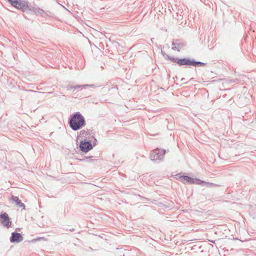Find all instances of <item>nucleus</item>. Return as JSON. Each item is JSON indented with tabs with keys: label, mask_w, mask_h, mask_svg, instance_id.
Segmentation results:
<instances>
[{
	"label": "nucleus",
	"mask_w": 256,
	"mask_h": 256,
	"mask_svg": "<svg viewBox=\"0 0 256 256\" xmlns=\"http://www.w3.org/2000/svg\"><path fill=\"white\" fill-rule=\"evenodd\" d=\"M27 91H28V92H34V90H26Z\"/></svg>",
	"instance_id": "6ab92c4d"
},
{
	"label": "nucleus",
	"mask_w": 256,
	"mask_h": 256,
	"mask_svg": "<svg viewBox=\"0 0 256 256\" xmlns=\"http://www.w3.org/2000/svg\"><path fill=\"white\" fill-rule=\"evenodd\" d=\"M165 150H160L156 148L152 152L150 155V158L152 160L156 162L157 163L160 162L164 158L166 154Z\"/></svg>",
	"instance_id": "f03ea898"
},
{
	"label": "nucleus",
	"mask_w": 256,
	"mask_h": 256,
	"mask_svg": "<svg viewBox=\"0 0 256 256\" xmlns=\"http://www.w3.org/2000/svg\"><path fill=\"white\" fill-rule=\"evenodd\" d=\"M70 230V232H73V231H74V229H71V230Z\"/></svg>",
	"instance_id": "aec40b11"
},
{
	"label": "nucleus",
	"mask_w": 256,
	"mask_h": 256,
	"mask_svg": "<svg viewBox=\"0 0 256 256\" xmlns=\"http://www.w3.org/2000/svg\"><path fill=\"white\" fill-rule=\"evenodd\" d=\"M174 60V62H176L178 64L179 66H192V61L193 60H190L188 58H172Z\"/></svg>",
	"instance_id": "423d86ee"
},
{
	"label": "nucleus",
	"mask_w": 256,
	"mask_h": 256,
	"mask_svg": "<svg viewBox=\"0 0 256 256\" xmlns=\"http://www.w3.org/2000/svg\"><path fill=\"white\" fill-rule=\"evenodd\" d=\"M11 5L18 9L24 12L29 10L28 2L26 0H8Z\"/></svg>",
	"instance_id": "7ed1b4c3"
},
{
	"label": "nucleus",
	"mask_w": 256,
	"mask_h": 256,
	"mask_svg": "<svg viewBox=\"0 0 256 256\" xmlns=\"http://www.w3.org/2000/svg\"><path fill=\"white\" fill-rule=\"evenodd\" d=\"M88 158H86L83 159V160H86V161H88Z\"/></svg>",
	"instance_id": "a211bd4d"
},
{
	"label": "nucleus",
	"mask_w": 256,
	"mask_h": 256,
	"mask_svg": "<svg viewBox=\"0 0 256 256\" xmlns=\"http://www.w3.org/2000/svg\"><path fill=\"white\" fill-rule=\"evenodd\" d=\"M34 12L36 14H42L44 12V11L40 8H36L34 10Z\"/></svg>",
	"instance_id": "2eb2a0df"
},
{
	"label": "nucleus",
	"mask_w": 256,
	"mask_h": 256,
	"mask_svg": "<svg viewBox=\"0 0 256 256\" xmlns=\"http://www.w3.org/2000/svg\"><path fill=\"white\" fill-rule=\"evenodd\" d=\"M80 150L84 152H87L92 149L93 146L90 140H82L80 144Z\"/></svg>",
	"instance_id": "39448f33"
},
{
	"label": "nucleus",
	"mask_w": 256,
	"mask_h": 256,
	"mask_svg": "<svg viewBox=\"0 0 256 256\" xmlns=\"http://www.w3.org/2000/svg\"><path fill=\"white\" fill-rule=\"evenodd\" d=\"M70 127L74 131L81 129L86 124L83 116L78 112L71 115L68 119Z\"/></svg>",
	"instance_id": "f257e3e1"
},
{
	"label": "nucleus",
	"mask_w": 256,
	"mask_h": 256,
	"mask_svg": "<svg viewBox=\"0 0 256 256\" xmlns=\"http://www.w3.org/2000/svg\"><path fill=\"white\" fill-rule=\"evenodd\" d=\"M95 88L96 87V86L94 84H82V85H76L74 86V92L75 90H78L80 88Z\"/></svg>",
	"instance_id": "9b49d317"
},
{
	"label": "nucleus",
	"mask_w": 256,
	"mask_h": 256,
	"mask_svg": "<svg viewBox=\"0 0 256 256\" xmlns=\"http://www.w3.org/2000/svg\"><path fill=\"white\" fill-rule=\"evenodd\" d=\"M0 218L2 220V225L8 227L10 222L8 214L6 212H4L0 214Z\"/></svg>",
	"instance_id": "6e6552de"
},
{
	"label": "nucleus",
	"mask_w": 256,
	"mask_h": 256,
	"mask_svg": "<svg viewBox=\"0 0 256 256\" xmlns=\"http://www.w3.org/2000/svg\"><path fill=\"white\" fill-rule=\"evenodd\" d=\"M13 202H14L20 208H24L25 206L18 196H12L11 198Z\"/></svg>",
	"instance_id": "9d476101"
},
{
	"label": "nucleus",
	"mask_w": 256,
	"mask_h": 256,
	"mask_svg": "<svg viewBox=\"0 0 256 256\" xmlns=\"http://www.w3.org/2000/svg\"><path fill=\"white\" fill-rule=\"evenodd\" d=\"M202 182H200V184H198V185L201 186H206L208 188H211L213 186H217V184H213V183H210L209 182H206L204 181H203L201 180Z\"/></svg>",
	"instance_id": "f8f14e48"
},
{
	"label": "nucleus",
	"mask_w": 256,
	"mask_h": 256,
	"mask_svg": "<svg viewBox=\"0 0 256 256\" xmlns=\"http://www.w3.org/2000/svg\"><path fill=\"white\" fill-rule=\"evenodd\" d=\"M172 45L174 46L172 47V50H177L178 52L180 51V49L184 46V44L179 42L178 40H176V42L173 41L172 42Z\"/></svg>",
	"instance_id": "1a4fd4ad"
},
{
	"label": "nucleus",
	"mask_w": 256,
	"mask_h": 256,
	"mask_svg": "<svg viewBox=\"0 0 256 256\" xmlns=\"http://www.w3.org/2000/svg\"><path fill=\"white\" fill-rule=\"evenodd\" d=\"M162 56L164 57V58H165V60H170L172 62H174L172 58H176L170 56L166 54L165 52H163L162 51Z\"/></svg>",
	"instance_id": "4468645a"
},
{
	"label": "nucleus",
	"mask_w": 256,
	"mask_h": 256,
	"mask_svg": "<svg viewBox=\"0 0 256 256\" xmlns=\"http://www.w3.org/2000/svg\"><path fill=\"white\" fill-rule=\"evenodd\" d=\"M176 176L178 177V179L183 182L184 184H200V182H202L198 178H194L188 176H180V174H176Z\"/></svg>",
	"instance_id": "20e7f679"
},
{
	"label": "nucleus",
	"mask_w": 256,
	"mask_h": 256,
	"mask_svg": "<svg viewBox=\"0 0 256 256\" xmlns=\"http://www.w3.org/2000/svg\"><path fill=\"white\" fill-rule=\"evenodd\" d=\"M206 65V63H204L200 61H196L194 60H193L192 66H204Z\"/></svg>",
	"instance_id": "ddd939ff"
},
{
	"label": "nucleus",
	"mask_w": 256,
	"mask_h": 256,
	"mask_svg": "<svg viewBox=\"0 0 256 256\" xmlns=\"http://www.w3.org/2000/svg\"><path fill=\"white\" fill-rule=\"evenodd\" d=\"M86 131L84 130H82L80 132V135H84L86 134Z\"/></svg>",
	"instance_id": "f3484780"
},
{
	"label": "nucleus",
	"mask_w": 256,
	"mask_h": 256,
	"mask_svg": "<svg viewBox=\"0 0 256 256\" xmlns=\"http://www.w3.org/2000/svg\"><path fill=\"white\" fill-rule=\"evenodd\" d=\"M10 242H20L23 240V237L22 234L16 232H13L12 233V236L10 237Z\"/></svg>",
	"instance_id": "0eeeda50"
},
{
	"label": "nucleus",
	"mask_w": 256,
	"mask_h": 256,
	"mask_svg": "<svg viewBox=\"0 0 256 256\" xmlns=\"http://www.w3.org/2000/svg\"><path fill=\"white\" fill-rule=\"evenodd\" d=\"M66 88L68 90H69L74 89V86L70 84H68L67 86H66Z\"/></svg>",
	"instance_id": "dca6fc26"
}]
</instances>
